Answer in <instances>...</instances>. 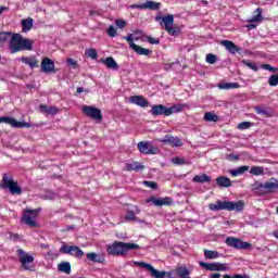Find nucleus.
<instances>
[{"label":"nucleus","instance_id":"f257e3e1","mask_svg":"<svg viewBox=\"0 0 278 278\" xmlns=\"http://www.w3.org/2000/svg\"><path fill=\"white\" fill-rule=\"evenodd\" d=\"M10 53H21L22 51H34V40L14 33L9 40Z\"/></svg>","mask_w":278,"mask_h":278},{"label":"nucleus","instance_id":"f03ea898","mask_svg":"<svg viewBox=\"0 0 278 278\" xmlns=\"http://www.w3.org/2000/svg\"><path fill=\"white\" fill-rule=\"evenodd\" d=\"M138 249H140V245L136 243L114 241L112 244L106 247V253L114 257H125L129 251H137Z\"/></svg>","mask_w":278,"mask_h":278},{"label":"nucleus","instance_id":"7ed1b4c3","mask_svg":"<svg viewBox=\"0 0 278 278\" xmlns=\"http://www.w3.org/2000/svg\"><path fill=\"white\" fill-rule=\"evenodd\" d=\"M208 210L212 212H220L223 210H226V212H242L244 210V201L231 202L217 200L215 203L208 204Z\"/></svg>","mask_w":278,"mask_h":278},{"label":"nucleus","instance_id":"20e7f679","mask_svg":"<svg viewBox=\"0 0 278 278\" xmlns=\"http://www.w3.org/2000/svg\"><path fill=\"white\" fill-rule=\"evenodd\" d=\"M1 188L8 190L13 197H21V194H23V188L18 186L17 180H14L12 174H3Z\"/></svg>","mask_w":278,"mask_h":278},{"label":"nucleus","instance_id":"39448f33","mask_svg":"<svg viewBox=\"0 0 278 278\" xmlns=\"http://www.w3.org/2000/svg\"><path fill=\"white\" fill-rule=\"evenodd\" d=\"M155 21H157L160 25L164 27L165 31H167L169 36H177L181 33L179 26H173L175 24V15L173 14L156 16Z\"/></svg>","mask_w":278,"mask_h":278},{"label":"nucleus","instance_id":"423d86ee","mask_svg":"<svg viewBox=\"0 0 278 278\" xmlns=\"http://www.w3.org/2000/svg\"><path fill=\"white\" fill-rule=\"evenodd\" d=\"M181 110H184L181 104H174L170 108H166L164 104H155L152 106L150 113L152 116H172V114H177Z\"/></svg>","mask_w":278,"mask_h":278},{"label":"nucleus","instance_id":"0eeeda50","mask_svg":"<svg viewBox=\"0 0 278 278\" xmlns=\"http://www.w3.org/2000/svg\"><path fill=\"white\" fill-rule=\"evenodd\" d=\"M16 255L18 257L21 267L24 270H33L31 264H34V261L36 260L34 255H30L29 253L25 252L23 248H17L16 249Z\"/></svg>","mask_w":278,"mask_h":278},{"label":"nucleus","instance_id":"6e6552de","mask_svg":"<svg viewBox=\"0 0 278 278\" xmlns=\"http://www.w3.org/2000/svg\"><path fill=\"white\" fill-rule=\"evenodd\" d=\"M60 253H63L64 255H72L73 257H76L77 260H81V257H84V255H86L84 253V251L80 250L79 247L68 245V244H63L60 248Z\"/></svg>","mask_w":278,"mask_h":278},{"label":"nucleus","instance_id":"1a4fd4ad","mask_svg":"<svg viewBox=\"0 0 278 278\" xmlns=\"http://www.w3.org/2000/svg\"><path fill=\"white\" fill-rule=\"evenodd\" d=\"M225 243L227 244V247H230L231 249L243 250V251L251 249V243L247 241H242L241 239L236 237L226 238Z\"/></svg>","mask_w":278,"mask_h":278},{"label":"nucleus","instance_id":"9d476101","mask_svg":"<svg viewBox=\"0 0 278 278\" xmlns=\"http://www.w3.org/2000/svg\"><path fill=\"white\" fill-rule=\"evenodd\" d=\"M38 214H40V210H26L24 212L23 223L28 225V227H38V223H36V218H38Z\"/></svg>","mask_w":278,"mask_h":278},{"label":"nucleus","instance_id":"9b49d317","mask_svg":"<svg viewBox=\"0 0 278 278\" xmlns=\"http://www.w3.org/2000/svg\"><path fill=\"white\" fill-rule=\"evenodd\" d=\"M124 39H126V41L128 42L130 49H132V51H135V53H137V55H146L149 56L153 53V51L142 48L141 46H138L134 42V35H128L126 37H124Z\"/></svg>","mask_w":278,"mask_h":278},{"label":"nucleus","instance_id":"f8f14e48","mask_svg":"<svg viewBox=\"0 0 278 278\" xmlns=\"http://www.w3.org/2000/svg\"><path fill=\"white\" fill-rule=\"evenodd\" d=\"M137 149L143 155H157V153H160V149L151 146V142L149 141H140L137 143Z\"/></svg>","mask_w":278,"mask_h":278},{"label":"nucleus","instance_id":"ddd939ff","mask_svg":"<svg viewBox=\"0 0 278 278\" xmlns=\"http://www.w3.org/2000/svg\"><path fill=\"white\" fill-rule=\"evenodd\" d=\"M83 114L88 116V118H92V121H103V113L101 112V109H97L94 106L84 105Z\"/></svg>","mask_w":278,"mask_h":278},{"label":"nucleus","instance_id":"4468645a","mask_svg":"<svg viewBox=\"0 0 278 278\" xmlns=\"http://www.w3.org/2000/svg\"><path fill=\"white\" fill-rule=\"evenodd\" d=\"M1 123H5L7 125H11L14 129H29L31 127L30 123L27 122H18L13 117H1Z\"/></svg>","mask_w":278,"mask_h":278},{"label":"nucleus","instance_id":"2eb2a0df","mask_svg":"<svg viewBox=\"0 0 278 278\" xmlns=\"http://www.w3.org/2000/svg\"><path fill=\"white\" fill-rule=\"evenodd\" d=\"M200 266L202 268H205V270H210L211 273L227 270V265L219 262L217 263L200 262Z\"/></svg>","mask_w":278,"mask_h":278},{"label":"nucleus","instance_id":"dca6fc26","mask_svg":"<svg viewBox=\"0 0 278 278\" xmlns=\"http://www.w3.org/2000/svg\"><path fill=\"white\" fill-rule=\"evenodd\" d=\"M160 2H155L152 0H147L146 3L142 4H131V10H160L161 8Z\"/></svg>","mask_w":278,"mask_h":278},{"label":"nucleus","instance_id":"f3484780","mask_svg":"<svg viewBox=\"0 0 278 278\" xmlns=\"http://www.w3.org/2000/svg\"><path fill=\"white\" fill-rule=\"evenodd\" d=\"M167 278H190V270L184 266H179L167 273Z\"/></svg>","mask_w":278,"mask_h":278},{"label":"nucleus","instance_id":"a211bd4d","mask_svg":"<svg viewBox=\"0 0 278 278\" xmlns=\"http://www.w3.org/2000/svg\"><path fill=\"white\" fill-rule=\"evenodd\" d=\"M220 46L225 47V49L229 51L231 55H236V53L242 55V48L238 47V45H235V42L231 40H222Z\"/></svg>","mask_w":278,"mask_h":278},{"label":"nucleus","instance_id":"6ab92c4d","mask_svg":"<svg viewBox=\"0 0 278 278\" xmlns=\"http://www.w3.org/2000/svg\"><path fill=\"white\" fill-rule=\"evenodd\" d=\"M275 190H278L277 179L270 178L269 181L263 184V194H270V192H275Z\"/></svg>","mask_w":278,"mask_h":278},{"label":"nucleus","instance_id":"aec40b11","mask_svg":"<svg viewBox=\"0 0 278 278\" xmlns=\"http://www.w3.org/2000/svg\"><path fill=\"white\" fill-rule=\"evenodd\" d=\"M55 71V63L49 58H43L41 61L42 73H53Z\"/></svg>","mask_w":278,"mask_h":278},{"label":"nucleus","instance_id":"412c9836","mask_svg":"<svg viewBox=\"0 0 278 278\" xmlns=\"http://www.w3.org/2000/svg\"><path fill=\"white\" fill-rule=\"evenodd\" d=\"M148 203H153L156 207H162V205H173V199L169 197H165L163 199L152 197L148 200Z\"/></svg>","mask_w":278,"mask_h":278},{"label":"nucleus","instance_id":"4be33fe9","mask_svg":"<svg viewBox=\"0 0 278 278\" xmlns=\"http://www.w3.org/2000/svg\"><path fill=\"white\" fill-rule=\"evenodd\" d=\"M129 103L138 105L139 108H149V100L143 96H132L129 98Z\"/></svg>","mask_w":278,"mask_h":278},{"label":"nucleus","instance_id":"5701e85b","mask_svg":"<svg viewBox=\"0 0 278 278\" xmlns=\"http://www.w3.org/2000/svg\"><path fill=\"white\" fill-rule=\"evenodd\" d=\"M163 144H170L172 147H181V139L174 137L173 135H166L163 139L160 140Z\"/></svg>","mask_w":278,"mask_h":278},{"label":"nucleus","instance_id":"b1692460","mask_svg":"<svg viewBox=\"0 0 278 278\" xmlns=\"http://www.w3.org/2000/svg\"><path fill=\"white\" fill-rule=\"evenodd\" d=\"M102 64H105L106 67L111 68L112 71H118V63L112 56H108L106 59H100Z\"/></svg>","mask_w":278,"mask_h":278},{"label":"nucleus","instance_id":"393cba45","mask_svg":"<svg viewBox=\"0 0 278 278\" xmlns=\"http://www.w3.org/2000/svg\"><path fill=\"white\" fill-rule=\"evenodd\" d=\"M87 260H89V262H93V264H103V262H105V257H103V255L94 252L87 253Z\"/></svg>","mask_w":278,"mask_h":278},{"label":"nucleus","instance_id":"a878e982","mask_svg":"<svg viewBox=\"0 0 278 278\" xmlns=\"http://www.w3.org/2000/svg\"><path fill=\"white\" fill-rule=\"evenodd\" d=\"M23 64H26L30 68H38V59L36 56H22Z\"/></svg>","mask_w":278,"mask_h":278},{"label":"nucleus","instance_id":"bb28decb","mask_svg":"<svg viewBox=\"0 0 278 278\" xmlns=\"http://www.w3.org/2000/svg\"><path fill=\"white\" fill-rule=\"evenodd\" d=\"M125 170L128 173H131V170L139 173V170H144V165L140 164L139 162L127 163Z\"/></svg>","mask_w":278,"mask_h":278},{"label":"nucleus","instance_id":"cd10ccee","mask_svg":"<svg viewBox=\"0 0 278 278\" xmlns=\"http://www.w3.org/2000/svg\"><path fill=\"white\" fill-rule=\"evenodd\" d=\"M254 112H256V114H260L261 116H265V118H270L273 116V113H270V109L264 108L262 105L255 106Z\"/></svg>","mask_w":278,"mask_h":278},{"label":"nucleus","instance_id":"c85d7f7f","mask_svg":"<svg viewBox=\"0 0 278 278\" xmlns=\"http://www.w3.org/2000/svg\"><path fill=\"white\" fill-rule=\"evenodd\" d=\"M216 184L219 188H230L231 179H229L227 176H220L216 178Z\"/></svg>","mask_w":278,"mask_h":278},{"label":"nucleus","instance_id":"c756f323","mask_svg":"<svg viewBox=\"0 0 278 278\" xmlns=\"http://www.w3.org/2000/svg\"><path fill=\"white\" fill-rule=\"evenodd\" d=\"M219 90H233L240 88V84L238 83H220L217 85Z\"/></svg>","mask_w":278,"mask_h":278},{"label":"nucleus","instance_id":"7c9ffc66","mask_svg":"<svg viewBox=\"0 0 278 278\" xmlns=\"http://www.w3.org/2000/svg\"><path fill=\"white\" fill-rule=\"evenodd\" d=\"M72 266L68 262H61L58 265L59 273H65V275H71Z\"/></svg>","mask_w":278,"mask_h":278},{"label":"nucleus","instance_id":"2f4dec72","mask_svg":"<svg viewBox=\"0 0 278 278\" xmlns=\"http://www.w3.org/2000/svg\"><path fill=\"white\" fill-rule=\"evenodd\" d=\"M34 27V20L28 17L26 20L22 21V31L23 34H26V31H29Z\"/></svg>","mask_w":278,"mask_h":278},{"label":"nucleus","instance_id":"473e14b6","mask_svg":"<svg viewBox=\"0 0 278 278\" xmlns=\"http://www.w3.org/2000/svg\"><path fill=\"white\" fill-rule=\"evenodd\" d=\"M193 181L195 184H207V182L212 181V178H210V176H207V174L195 175L193 177Z\"/></svg>","mask_w":278,"mask_h":278},{"label":"nucleus","instance_id":"72a5a7b5","mask_svg":"<svg viewBox=\"0 0 278 278\" xmlns=\"http://www.w3.org/2000/svg\"><path fill=\"white\" fill-rule=\"evenodd\" d=\"M253 192H255L256 194H258L260 197L264 195V184L260 182V181H255L252 186H251Z\"/></svg>","mask_w":278,"mask_h":278},{"label":"nucleus","instance_id":"f704fd0d","mask_svg":"<svg viewBox=\"0 0 278 278\" xmlns=\"http://www.w3.org/2000/svg\"><path fill=\"white\" fill-rule=\"evenodd\" d=\"M247 170H249V166L243 165L237 169H231L230 175H232V177H238L239 175H244V173H247Z\"/></svg>","mask_w":278,"mask_h":278},{"label":"nucleus","instance_id":"c9c22d12","mask_svg":"<svg viewBox=\"0 0 278 278\" xmlns=\"http://www.w3.org/2000/svg\"><path fill=\"white\" fill-rule=\"evenodd\" d=\"M204 257L205 260H218L219 254L218 251L204 250Z\"/></svg>","mask_w":278,"mask_h":278},{"label":"nucleus","instance_id":"e433bc0d","mask_svg":"<svg viewBox=\"0 0 278 278\" xmlns=\"http://www.w3.org/2000/svg\"><path fill=\"white\" fill-rule=\"evenodd\" d=\"M218 115L212 113V112H206L204 114V121H206V123H218Z\"/></svg>","mask_w":278,"mask_h":278},{"label":"nucleus","instance_id":"4c0bfd02","mask_svg":"<svg viewBox=\"0 0 278 278\" xmlns=\"http://www.w3.org/2000/svg\"><path fill=\"white\" fill-rule=\"evenodd\" d=\"M150 275H151V277H153V278H166V277H168V273H166V271H160V270H157V269H155L154 267L152 268V270L150 271Z\"/></svg>","mask_w":278,"mask_h":278},{"label":"nucleus","instance_id":"58836bf2","mask_svg":"<svg viewBox=\"0 0 278 278\" xmlns=\"http://www.w3.org/2000/svg\"><path fill=\"white\" fill-rule=\"evenodd\" d=\"M241 63H243L244 66H248V68H250L251 71H254L255 73L260 71V67L257 66V64H255V62L242 60Z\"/></svg>","mask_w":278,"mask_h":278},{"label":"nucleus","instance_id":"ea45409f","mask_svg":"<svg viewBox=\"0 0 278 278\" xmlns=\"http://www.w3.org/2000/svg\"><path fill=\"white\" fill-rule=\"evenodd\" d=\"M250 173L251 175H256V176L264 175V167L253 166L251 167Z\"/></svg>","mask_w":278,"mask_h":278},{"label":"nucleus","instance_id":"a19ab883","mask_svg":"<svg viewBox=\"0 0 278 278\" xmlns=\"http://www.w3.org/2000/svg\"><path fill=\"white\" fill-rule=\"evenodd\" d=\"M85 53L87 58H91V60H97V58H99V54L97 53V49L94 48L86 50Z\"/></svg>","mask_w":278,"mask_h":278},{"label":"nucleus","instance_id":"79ce46f5","mask_svg":"<svg viewBox=\"0 0 278 278\" xmlns=\"http://www.w3.org/2000/svg\"><path fill=\"white\" fill-rule=\"evenodd\" d=\"M135 266H140V268H144L149 273H151L153 270L152 265L149 263H144V262H135Z\"/></svg>","mask_w":278,"mask_h":278},{"label":"nucleus","instance_id":"37998d69","mask_svg":"<svg viewBox=\"0 0 278 278\" xmlns=\"http://www.w3.org/2000/svg\"><path fill=\"white\" fill-rule=\"evenodd\" d=\"M257 14L253 15L249 23H260L262 21V9H256Z\"/></svg>","mask_w":278,"mask_h":278},{"label":"nucleus","instance_id":"c03bdc74","mask_svg":"<svg viewBox=\"0 0 278 278\" xmlns=\"http://www.w3.org/2000/svg\"><path fill=\"white\" fill-rule=\"evenodd\" d=\"M128 36H132L134 42V40H140L142 36H144V33L142 30H134L132 34H129Z\"/></svg>","mask_w":278,"mask_h":278},{"label":"nucleus","instance_id":"a18cd8bd","mask_svg":"<svg viewBox=\"0 0 278 278\" xmlns=\"http://www.w3.org/2000/svg\"><path fill=\"white\" fill-rule=\"evenodd\" d=\"M217 60H218V58H216L215 54H212V53L206 54L207 64H216Z\"/></svg>","mask_w":278,"mask_h":278},{"label":"nucleus","instance_id":"49530a36","mask_svg":"<svg viewBox=\"0 0 278 278\" xmlns=\"http://www.w3.org/2000/svg\"><path fill=\"white\" fill-rule=\"evenodd\" d=\"M173 164H176L178 166H182V164H187L186 159L176 156L172 160Z\"/></svg>","mask_w":278,"mask_h":278},{"label":"nucleus","instance_id":"de8ad7c7","mask_svg":"<svg viewBox=\"0 0 278 278\" xmlns=\"http://www.w3.org/2000/svg\"><path fill=\"white\" fill-rule=\"evenodd\" d=\"M66 62H67V66H71L72 68L74 70L79 68V64H77V61H75L74 59L68 58Z\"/></svg>","mask_w":278,"mask_h":278},{"label":"nucleus","instance_id":"09e8293b","mask_svg":"<svg viewBox=\"0 0 278 278\" xmlns=\"http://www.w3.org/2000/svg\"><path fill=\"white\" fill-rule=\"evenodd\" d=\"M223 278H251L249 275L235 274L230 276L229 274H225Z\"/></svg>","mask_w":278,"mask_h":278},{"label":"nucleus","instance_id":"8fccbe9b","mask_svg":"<svg viewBox=\"0 0 278 278\" xmlns=\"http://www.w3.org/2000/svg\"><path fill=\"white\" fill-rule=\"evenodd\" d=\"M115 25L119 29H125V27H127V22L125 20H116Z\"/></svg>","mask_w":278,"mask_h":278},{"label":"nucleus","instance_id":"3c124183","mask_svg":"<svg viewBox=\"0 0 278 278\" xmlns=\"http://www.w3.org/2000/svg\"><path fill=\"white\" fill-rule=\"evenodd\" d=\"M143 186H147L148 188H151L152 190L157 189V182H155V181L144 180Z\"/></svg>","mask_w":278,"mask_h":278},{"label":"nucleus","instance_id":"603ef678","mask_svg":"<svg viewBox=\"0 0 278 278\" xmlns=\"http://www.w3.org/2000/svg\"><path fill=\"white\" fill-rule=\"evenodd\" d=\"M48 114L55 116V114H60V109H58V106H49Z\"/></svg>","mask_w":278,"mask_h":278},{"label":"nucleus","instance_id":"864d4df0","mask_svg":"<svg viewBox=\"0 0 278 278\" xmlns=\"http://www.w3.org/2000/svg\"><path fill=\"white\" fill-rule=\"evenodd\" d=\"M106 33H108V36H110L111 38H115L116 36V29L112 25L108 28Z\"/></svg>","mask_w":278,"mask_h":278},{"label":"nucleus","instance_id":"5fc2aeb1","mask_svg":"<svg viewBox=\"0 0 278 278\" xmlns=\"http://www.w3.org/2000/svg\"><path fill=\"white\" fill-rule=\"evenodd\" d=\"M251 127V122H242L238 125V129L244 130L249 129Z\"/></svg>","mask_w":278,"mask_h":278},{"label":"nucleus","instance_id":"6e6d98bb","mask_svg":"<svg viewBox=\"0 0 278 278\" xmlns=\"http://www.w3.org/2000/svg\"><path fill=\"white\" fill-rule=\"evenodd\" d=\"M126 220H136V213L134 211H129L128 214L125 216Z\"/></svg>","mask_w":278,"mask_h":278},{"label":"nucleus","instance_id":"4d7b16f0","mask_svg":"<svg viewBox=\"0 0 278 278\" xmlns=\"http://www.w3.org/2000/svg\"><path fill=\"white\" fill-rule=\"evenodd\" d=\"M262 68L269 71L270 73H276L277 68L273 67L270 64H263Z\"/></svg>","mask_w":278,"mask_h":278},{"label":"nucleus","instance_id":"13d9d810","mask_svg":"<svg viewBox=\"0 0 278 278\" xmlns=\"http://www.w3.org/2000/svg\"><path fill=\"white\" fill-rule=\"evenodd\" d=\"M147 40L150 45H160V39L153 37H147Z\"/></svg>","mask_w":278,"mask_h":278},{"label":"nucleus","instance_id":"bf43d9fd","mask_svg":"<svg viewBox=\"0 0 278 278\" xmlns=\"http://www.w3.org/2000/svg\"><path fill=\"white\" fill-rule=\"evenodd\" d=\"M39 109L41 110L42 114H49V106L46 104H40Z\"/></svg>","mask_w":278,"mask_h":278},{"label":"nucleus","instance_id":"052dcab7","mask_svg":"<svg viewBox=\"0 0 278 278\" xmlns=\"http://www.w3.org/2000/svg\"><path fill=\"white\" fill-rule=\"evenodd\" d=\"M89 15H90V16H96V15H97V16H100V15H101V11H94V10H92V11L89 12Z\"/></svg>","mask_w":278,"mask_h":278},{"label":"nucleus","instance_id":"680f3d73","mask_svg":"<svg viewBox=\"0 0 278 278\" xmlns=\"http://www.w3.org/2000/svg\"><path fill=\"white\" fill-rule=\"evenodd\" d=\"M255 27H257V25H255V24H248L247 25V28L250 29V30L255 29Z\"/></svg>","mask_w":278,"mask_h":278},{"label":"nucleus","instance_id":"e2e57ef3","mask_svg":"<svg viewBox=\"0 0 278 278\" xmlns=\"http://www.w3.org/2000/svg\"><path fill=\"white\" fill-rule=\"evenodd\" d=\"M229 157H230L231 160H235V161L240 160V156H239V155H235V154H230Z\"/></svg>","mask_w":278,"mask_h":278},{"label":"nucleus","instance_id":"0e129e2a","mask_svg":"<svg viewBox=\"0 0 278 278\" xmlns=\"http://www.w3.org/2000/svg\"><path fill=\"white\" fill-rule=\"evenodd\" d=\"M76 92H77V94H81V92H84V88L77 87Z\"/></svg>","mask_w":278,"mask_h":278},{"label":"nucleus","instance_id":"69168bd1","mask_svg":"<svg viewBox=\"0 0 278 278\" xmlns=\"http://www.w3.org/2000/svg\"><path fill=\"white\" fill-rule=\"evenodd\" d=\"M211 278H220V274L219 273L212 274Z\"/></svg>","mask_w":278,"mask_h":278},{"label":"nucleus","instance_id":"338daca9","mask_svg":"<svg viewBox=\"0 0 278 278\" xmlns=\"http://www.w3.org/2000/svg\"><path fill=\"white\" fill-rule=\"evenodd\" d=\"M18 239H20L18 235H13V240H18Z\"/></svg>","mask_w":278,"mask_h":278},{"label":"nucleus","instance_id":"774afa93","mask_svg":"<svg viewBox=\"0 0 278 278\" xmlns=\"http://www.w3.org/2000/svg\"><path fill=\"white\" fill-rule=\"evenodd\" d=\"M5 10H8V8L1 7V12H5Z\"/></svg>","mask_w":278,"mask_h":278}]
</instances>
